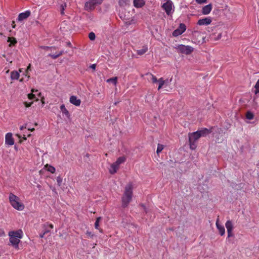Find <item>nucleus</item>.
<instances>
[{"label":"nucleus","instance_id":"nucleus-1","mask_svg":"<svg viewBox=\"0 0 259 259\" xmlns=\"http://www.w3.org/2000/svg\"><path fill=\"white\" fill-rule=\"evenodd\" d=\"M133 196V184L130 182L125 186L123 194L121 198L122 206L126 207L132 201Z\"/></svg>","mask_w":259,"mask_h":259},{"label":"nucleus","instance_id":"nucleus-2","mask_svg":"<svg viewBox=\"0 0 259 259\" xmlns=\"http://www.w3.org/2000/svg\"><path fill=\"white\" fill-rule=\"evenodd\" d=\"M23 232L21 230L9 232L10 242L11 245L16 249H18L20 239L22 238Z\"/></svg>","mask_w":259,"mask_h":259},{"label":"nucleus","instance_id":"nucleus-3","mask_svg":"<svg viewBox=\"0 0 259 259\" xmlns=\"http://www.w3.org/2000/svg\"><path fill=\"white\" fill-rule=\"evenodd\" d=\"M9 201L11 205L18 210H22L24 208V205L20 202V198L12 193L9 194Z\"/></svg>","mask_w":259,"mask_h":259},{"label":"nucleus","instance_id":"nucleus-4","mask_svg":"<svg viewBox=\"0 0 259 259\" xmlns=\"http://www.w3.org/2000/svg\"><path fill=\"white\" fill-rule=\"evenodd\" d=\"M189 142L190 148L192 150H195L197 147V141L200 138L198 132H195L189 133Z\"/></svg>","mask_w":259,"mask_h":259},{"label":"nucleus","instance_id":"nucleus-5","mask_svg":"<svg viewBox=\"0 0 259 259\" xmlns=\"http://www.w3.org/2000/svg\"><path fill=\"white\" fill-rule=\"evenodd\" d=\"M176 49L178 52L185 55H190L194 51V48L190 46H185L184 45H178Z\"/></svg>","mask_w":259,"mask_h":259},{"label":"nucleus","instance_id":"nucleus-6","mask_svg":"<svg viewBox=\"0 0 259 259\" xmlns=\"http://www.w3.org/2000/svg\"><path fill=\"white\" fill-rule=\"evenodd\" d=\"M103 0H90L85 4V9L88 11L95 9L97 5H100Z\"/></svg>","mask_w":259,"mask_h":259},{"label":"nucleus","instance_id":"nucleus-7","mask_svg":"<svg viewBox=\"0 0 259 259\" xmlns=\"http://www.w3.org/2000/svg\"><path fill=\"white\" fill-rule=\"evenodd\" d=\"M162 8L163 9V10H164L167 15H170L171 13V11L172 10V2L170 0H167L162 5Z\"/></svg>","mask_w":259,"mask_h":259},{"label":"nucleus","instance_id":"nucleus-8","mask_svg":"<svg viewBox=\"0 0 259 259\" xmlns=\"http://www.w3.org/2000/svg\"><path fill=\"white\" fill-rule=\"evenodd\" d=\"M5 143L6 144L12 146L14 144V140L13 138L12 134L8 133L6 134L5 137Z\"/></svg>","mask_w":259,"mask_h":259},{"label":"nucleus","instance_id":"nucleus-9","mask_svg":"<svg viewBox=\"0 0 259 259\" xmlns=\"http://www.w3.org/2000/svg\"><path fill=\"white\" fill-rule=\"evenodd\" d=\"M30 11H26L25 12L21 13L19 14L18 17V20L19 21H22L24 19H27L28 17L30 15Z\"/></svg>","mask_w":259,"mask_h":259},{"label":"nucleus","instance_id":"nucleus-10","mask_svg":"<svg viewBox=\"0 0 259 259\" xmlns=\"http://www.w3.org/2000/svg\"><path fill=\"white\" fill-rule=\"evenodd\" d=\"M211 19L209 18H205L203 19H199L197 22L199 25H207L211 23Z\"/></svg>","mask_w":259,"mask_h":259},{"label":"nucleus","instance_id":"nucleus-11","mask_svg":"<svg viewBox=\"0 0 259 259\" xmlns=\"http://www.w3.org/2000/svg\"><path fill=\"white\" fill-rule=\"evenodd\" d=\"M69 101L71 104H72L76 106H79L81 103L80 100L79 99H77V98L75 96H71L70 97Z\"/></svg>","mask_w":259,"mask_h":259},{"label":"nucleus","instance_id":"nucleus-12","mask_svg":"<svg viewBox=\"0 0 259 259\" xmlns=\"http://www.w3.org/2000/svg\"><path fill=\"white\" fill-rule=\"evenodd\" d=\"M197 132H198L199 135H200V137H205L207 135L210 134L211 132V131L210 130H208L206 128H203L201 129V130H198L196 131Z\"/></svg>","mask_w":259,"mask_h":259},{"label":"nucleus","instance_id":"nucleus-13","mask_svg":"<svg viewBox=\"0 0 259 259\" xmlns=\"http://www.w3.org/2000/svg\"><path fill=\"white\" fill-rule=\"evenodd\" d=\"M119 167V165L115 162L111 165V168L109 169V172L111 174H114L116 173Z\"/></svg>","mask_w":259,"mask_h":259},{"label":"nucleus","instance_id":"nucleus-14","mask_svg":"<svg viewBox=\"0 0 259 259\" xmlns=\"http://www.w3.org/2000/svg\"><path fill=\"white\" fill-rule=\"evenodd\" d=\"M216 226L218 230L219 231V233L221 236H223L225 234V229L223 226H222L219 223V219H217L216 221Z\"/></svg>","mask_w":259,"mask_h":259},{"label":"nucleus","instance_id":"nucleus-15","mask_svg":"<svg viewBox=\"0 0 259 259\" xmlns=\"http://www.w3.org/2000/svg\"><path fill=\"white\" fill-rule=\"evenodd\" d=\"M212 9V6L211 4H208L204 6L202 12L204 15H207L210 13Z\"/></svg>","mask_w":259,"mask_h":259},{"label":"nucleus","instance_id":"nucleus-16","mask_svg":"<svg viewBox=\"0 0 259 259\" xmlns=\"http://www.w3.org/2000/svg\"><path fill=\"white\" fill-rule=\"evenodd\" d=\"M145 2L144 0H134V5L136 8H140L144 6Z\"/></svg>","mask_w":259,"mask_h":259},{"label":"nucleus","instance_id":"nucleus-17","mask_svg":"<svg viewBox=\"0 0 259 259\" xmlns=\"http://www.w3.org/2000/svg\"><path fill=\"white\" fill-rule=\"evenodd\" d=\"M19 73L17 71H13L11 73V78L12 80L18 79L19 77Z\"/></svg>","mask_w":259,"mask_h":259},{"label":"nucleus","instance_id":"nucleus-18","mask_svg":"<svg viewBox=\"0 0 259 259\" xmlns=\"http://www.w3.org/2000/svg\"><path fill=\"white\" fill-rule=\"evenodd\" d=\"M225 226L227 228V231H232L233 229V224H232L231 221H230V220H228L226 222V223L225 224Z\"/></svg>","mask_w":259,"mask_h":259},{"label":"nucleus","instance_id":"nucleus-19","mask_svg":"<svg viewBox=\"0 0 259 259\" xmlns=\"http://www.w3.org/2000/svg\"><path fill=\"white\" fill-rule=\"evenodd\" d=\"M60 109L62 112L66 116L69 117L70 116L69 111L65 108V106L64 104H62L60 106Z\"/></svg>","mask_w":259,"mask_h":259},{"label":"nucleus","instance_id":"nucleus-20","mask_svg":"<svg viewBox=\"0 0 259 259\" xmlns=\"http://www.w3.org/2000/svg\"><path fill=\"white\" fill-rule=\"evenodd\" d=\"M8 41L10 42L9 46L11 47L12 46H15V44L17 42L16 38L13 37H9L8 39Z\"/></svg>","mask_w":259,"mask_h":259},{"label":"nucleus","instance_id":"nucleus-21","mask_svg":"<svg viewBox=\"0 0 259 259\" xmlns=\"http://www.w3.org/2000/svg\"><path fill=\"white\" fill-rule=\"evenodd\" d=\"M126 160V157L125 156H121L117 158L115 162L120 165V164L124 163Z\"/></svg>","mask_w":259,"mask_h":259},{"label":"nucleus","instance_id":"nucleus-22","mask_svg":"<svg viewBox=\"0 0 259 259\" xmlns=\"http://www.w3.org/2000/svg\"><path fill=\"white\" fill-rule=\"evenodd\" d=\"M148 51V48L144 46L142 49L137 50V54L140 55H143Z\"/></svg>","mask_w":259,"mask_h":259},{"label":"nucleus","instance_id":"nucleus-23","mask_svg":"<svg viewBox=\"0 0 259 259\" xmlns=\"http://www.w3.org/2000/svg\"><path fill=\"white\" fill-rule=\"evenodd\" d=\"M119 5L121 7H124L130 4V0H119Z\"/></svg>","mask_w":259,"mask_h":259},{"label":"nucleus","instance_id":"nucleus-24","mask_svg":"<svg viewBox=\"0 0 259 259\" xmlns=\"http://www.w3.org/2000/svg\"><path fill=\"white\" fill-rule=\"evenodd\" d=\"M45 167H47V170L50 171L52 174H54L55 172L56 169L55 168L51 165H49L48 164L45 165Z\"/></svg>","mask_w":259,"mask_h":259},{"label":"nucleus","instance_id":"nucleus-25","mask_svg":"<svg viewBox=\"0 0 259 259\" xmlns=\"http://www.w3.org/2000/svg\"><path fill=\"white\" fill-rule=\"evenodd\" d=\"M117 79H118L117 77H114L108 79L106 80V81L107 82H112L115 85H116V84L117 83Z\"/></svg>","mask_w":259,"mask_h":259},{"label":"nucleus","instance_id":"nucleus-26","mask_svg":"<svg viewBox=\"0 0 259 259\" xmlns=\"http://www.w3.org/2000/svg\"><path fill=\"white\" fill-rule=\"evenodd\" d=\"M101 219H102L101 217L97 218L96 220L95 223V228L96 229L99 230L101 232H102V229L100 230L99 228V222L101 220Z\"/></svg>","mask_w":259,"mask_h":259},{"label":"nucleus","instance_id":"nucleus-27","mask_svg":"<svg viewBox=\"0 0 259 259\" xmlns=\"http://www.w3.org/2000/svg\"><path fill=\"white\" fill-rule=\"evenodd\" d=\"M178 29L182 34L186 30V26L184 24L181 23L180 24Z\"/></svg>","mask_w":259,"mask_h":259},{"label":"nucleus","instance_id":"nucleus-28","mask_svg":"<svg viewBox=\"0 0 259 259\" xmlns=\"http://www.w3.org/2000/svg\"><path fill=\"white\" fill-rule=\"evenodd\" d=\"M157 82H158V83H159L158 90H159L160 89H161L162 86L164 85V84L165 83V80H164L162 78H160L158 80Z\"/></svg>","mask_w":259,"mask_h":259},{"label":"nucleus","instance_id":"nucleus-29","mask_svg":"<svg viewBox=\"0 0 259 259\" xmlns=\"http://www.w3.org/2000/svg\"><path fill=\"white\" fill-rule=\"evenodd\" d=\"M147 75L150 76V79L151 80L152 83H156L157 82L158 80L157 79V78L155 76L153 75L151 73H147Z\"/></svg>","mask_w":259,"mask_h":259},{"label":"nucleus","instance_id":"nucleus-30","mask_svg":"<svg viewBox=\"0 0 259 259\" xmlns=\"http://www.w3.org/2000/svg\"><path fill=\"white\" fill-rule=\"evenodd\" d=\"M246 117L248 119L251 120L253 118L254 115L250 111H247L246 113Z\"/></svg>","mask_w":259,"mask_h":259},{"label":"nucleus","instance_id":"nucleus-31","mask_svg":"<svg viewBox=\"0 0 259 259\" xmlns=\"http://www.w3.org/2000/svg\"><path fill=\"white\" fill-rule=\"evenodd\" d=\"M163 148L164 146L163 145L160 144H158L156 150V153H157V154H159L162 151V150L163 149Z\"/></svg>","mask_w":259,"mask_h":259},{"label":"nucleus","instance_id":"nucleus-32","mask_svg":"<svg viewBox=\"0 0 259 259\" xmlns=\"http://www.w3.org/2000/svg\"><path fill=\"white\" fill-rule=\"evenodd\" d=\"M254 88H255V91H254L255 94H257L259 93V79L256 82Z\"/></svg>","mask_w":259,"mask_h":259},{"label":"nucleus","instance_id":"nucleus-33","mask_svg":"<svg viewBox=\"0 0 259 259\" xmlns=\"http://www.w3.org/2000/svg\"><path fill=\"white\" fill-rule=\"evenodd\" d=\"M60 7H61V11H60L61 14L64 15V11L65 8L66 7V4L65 3H63L61 5Z\"/></svg>","mask_w":259,"mask_h":259},{"label":"nucleus","instance_id":"nucleus-34","mask_svg":"<svg viewBox=\"0 0 259 259\" xmlns=\"http://www.w3.org/2000/svg\"><path fill=\"white\" fill-rule=\"evenodd\" d=\"M89 37L91 40H94L95 39L96 35L93 32H91L89 34Z\"/></svg>","mask_w":259,"mask_h":259},{"label":"nucleus","instance_id":"nucleus-35","mask_svg":"<svg viewBox=\"0 0 259 259\" xmlns=\"http://www.w3.org/2000/svg\"><path fill=\"white\" fill-rule=\"evenodd\" d=\"M182 34L181 32L178 30L177 28V29L175 30L172 33V35L174 36H177L180 35Z\"/></svg>","mask_w":259,"mask_h":259},{"label":"nucleus","instance_id":"nucleus-36","mask_svg":"<svg viewBox=\"0 0 259 259\" xmlns=\"http://www.w3.org/2000/svg\"><path fill=\"white\" fill-rule=\"evenodd\" d=\"M57 184L58 186H60L61 185L62 182V179L60 177H57L56 179Z\"/></svg>","mask_w":259,"mask_h":259},{"label":"nucleus","instance_id":"nucleus-37","mask_svg":"<svg viewBox=\"0 0 259 259\" xmlns=\"http://www.w3.org/2000/svg\"><path fill=\"white\" fill-rule=\"evenodd\" d=\"M86 234L88 236V237L93 238L95 236V234L92 232L87 231L86 232Z\"/></svg>","mask_w":259,"mask_h":259},{"label":"nucleus","instance_id":"nucleus-38","mask_svg":"<svg viewBox=\"0 0 259 259\" xmlns=\"http://www.w3.org/2000/svg\"><path fill=\"white\" fill-rule=\"evenodd\" d=\"M31 70V64H29L28 65V66H27V68L26 70V73H25V76H27L28 78H29V77H30V76L28 75V72L29 70Z\"/></svg>","mask_w":259,"mask_h":259},{"label":"nucleus","instance_id":"nucleus-39","mask_svg":"<svg viewBox=\"0 0 259 259\" xmlns=\"http://www.w3.org/2000/svg\"><path fill=\"white\" fill-rule=\"evenodd\" d=\"M49 56L51 57L53 59H57V58H58L59 57V55L58 54H55V55H53V54H50L49 55Z\"/></svg>","mask_w":259,"mask_h":259},{"label":"nucleus","instance_id":"nucleus-40","mask_svg":"<svg viewBox=\"0 0 259 259\" xmlns=\"http://www.w3.org/2000/svg\"><path fill=\"white\" fill-rule=\"evenodd\" d=\"M28 98L30 100H32L35 98V96L32 93H30V94H28Z\"/></svg>","mask_w":259,"mask_h":259},{"label":"nucleus","instance_id":"nucleus-41","mask_svg":"<svg viewBox=\"0 0 259 259\" xmlns=\"http://www.w3.org/2000/svg\"><path fill=\"white\" fill-rule=\"evenodd\" d=\"M196 2L198 4H201L203 3H206L207 2V0H196Z\"/></svg>","mask_w":259,"mask_h":259},{"label":"nucleus","instance_id":"nucleus-42","mask_svg":"<svg viewBox=\"0 0 259 259\" xmlns=\"http://www.w3.org/2000/svg\"><path fill=\"white\" fill-rule=\"evenodd\" d=\"M25 106L26 107H29L31 106L32 104V102H30V103H27V102H24V103Z\"/></svg>","mask_w":259,"mask_h":259},{"label":"nucleus","instance_id":"nucleus-43","mask_svg":"<svg viewBox=\"0 0 259 259\" xmlns=\"http://www.w3.org/2000/svg\"><path fill=\"white\" fill-rule=\"evenodd\" d=\"M228 237H230L233 236V234L232 233V231H227Z\"/></svg>","mask_w":259,"mask_h":259},{"label":"nucleus","instance_id":"nucleus-44","mask_svg":"<svg viewBox=\"0 0 259 259\" xmlns=\"http://www.w3.org/2000/svg\"><path fill=\"white\" fill-rule=\"evenodd\" d=\"M50 232V231H49V230L45 231L44 232V233H43V234H40V238H43V237H44V235H45L46 233H48V232Z\"/></svg>","mask_w":259,"mask_h":259},{"label":"nucleus","instance_id":"nucleus-45","mask_svg":"<svg viewBox=\"0 0 259 259\" xmlns=\"http://www.w3.org/2000/svg\"><path fill=\"white\" fill-rule=\"evenodd\" d=\"M90 67L92 69H93V70H95L96 69V65L95 64H92L91 65Z\"/></svg>","mask_w":259,"mask_h":259},{"label":"nucleus","instance_id":"nucleus-46","mask_svg":"<svg viewBox=\"0 0 259 259\" xmlns=\"http://www.w3.org/2000/svg\"><path fill=\"white\" fill-rule=\"evenodd\" d=\"M140 205H141V207H142L143 208V209H144L145 212H147L145 206L143 204H141Z\"/></svg>","mask_w":259,"mask_h":259},{"label":"nucleus","instance_id":"nucleus-47","mask_svg":"<svg viewBox=\"0 0 259 259\" xmlns=\"http://www.w3.org/2000/svg\"><path fill=\"white\" fill-rule=\"evenodd\" d=\"M66 45L69 47H71V44L70 41H68L66 42Z\"/></svg>","mask_w":259,"mask_h":259},{"label":"nucleus","instance_id":"nucleus-48","mask_svg":"<svg viewBox=\"0 0 259 259\" xmlns=\"http://www.w3.org/2000/svg\"><path fill=\"white\" fill-rule=\"evenodd\" d=\"M64 53V51H61L58 54L59 55V56H60L61 55H62Z\"/></svg>","mask_w":259,"mask_h":259},{"label":"nucleus","instance_id":"nucleus-49","mask_svg":"<svg viewBox=\"0 0 259 259\" xmlns=\"http://www.w3.org/2000/svg\"><path fill=\"white\" fill-rule=\"evenodd\" d=\"M49 227H50L51 229H53V227H54L53 225V224H49Z\"/></svg>","mask_w":259,"mask_h":259},{"label":"nucleus","instance_id":"nucleus-50","mask_svg":"<svg viewBox=\"0 0 259 259\" xmlns=\"http://www.w3.org/2000/svg\"><path fill=\"white\" fill-rule=\"evenodd\" d=\"M20 82H22L23 81V78H21L19 80Z\"/></svg>","mask_w":259,"mask_h":259},{"label":"nucleus","instance_id":"nucleus-51","mask_svg":"<svg viewBox=\"0 0 259 259\" xmlns=\"http://www.w3.org/2000/svg\"><path fill=\"white\" fill-rule=\"evenodd\" d=\"M30 130L32 132L33 131H34V128H32V129H30Z\"/></svg>","mask_w":259,"mask_h":259},{"label":"nucleus","instance_id":"nucleus-52","mask_svg":"<svg viewBox=\"0 0 259 259\" xmlns=\"http://www.w3.org/2000/svg\"><path fill=\"white\" fill-rule=\"evenodd\" d=\"M19 72H22V69H19Z\"/></svg>","mask_w":259,"mask_h":259},{"label":"nucleus","instance_id":"nucleus-53","mask_svg":"<svg viewBox=\"0 0 259 259\" xmlns=\"http://www.w3.org/2000/svg\"><path fill=\"white\" fill-rule=\"evenodd\" d=\"M12 27L14 28L15 27V25H14V26H13Z\"/></svg>","mask_w":259,"mask_h":259},{"label":"nucleus","instance_id":"nucleus-54","mask_svg":"<svg viewBox=\"0 0 259 259\" xmlns=\"http://www.w3.org/2000/svg\"><path fill=\"white\" fill-rule=\"evenodd\" d=\"M2 234H3V235H4V234H5V233H4V231H3Z\"/></svg>","mask_w":259,"mask_h":259},{"label":"nucleus","instance_id":"nucleus-55","mask_svg":"<svg viewBox=\"0 0 259 259\" xmlns=\"http://www.w3.org/2000/svg\"><path fill=\"white\" fill-rule=\"evenodd\" d=\"M117 104V102H115V103H114V104H115V105H116Z\"/></svg>","mask_w":259,"mask_h":259},{"label":"nucleus","instance_id":"nucleus-56","mask_svg":"<svg viewBox=\"0 0 259 259\" xmlns=\"http://www.w3.org/2000/svg\"><path fill=\"white\" fill-rule=\"evenodd\" d=\"M221 36V34H220L219 35V37H220Z\"/></svg>","mask_w":259,"mask_h":259}]
</instances>
